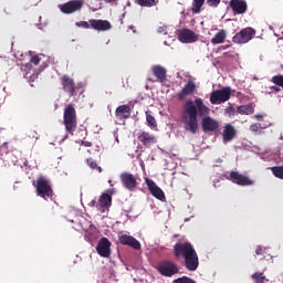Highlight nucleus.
I'll use <instances>...</instances> for the list:
<instances>
[{
  "mask_svg": "<svg viewBox=\"0 0 283 283\" xmlns=\"http://www.w3.org/2000/svg\"><path fill=\"white\" fill-rule=\"evenodd\" d=\"M83 8V2L81 0H72L64 4H59V9L63 14H72Z\"/></svg>",
  "mask_w": 283,
  "mask_h": 283,
  "instance_id": "obj_11",
  "label": "nucleus"
},
{
  "mask_svg": "<svg viewBox=\"0 0 283 283\" xmlns=\"http://www.w3.org/2000/svg\"><path fill=\"white\" fill-rule=\"evenodd\" d=\"M253 36H255V30H253L252 28H245L241 30L239 33H237L232 38V41L233 43L239 44L249 43L251 39H253Z\"/></svg>",
  "mask_w": 283,
  "mask_h": 283,
  "instance_id": "obj_6",
  "label": "nucleus"
},
{
  "mask_svg": "<svg viewBox=\"0 0 283 283\" xmlns=\"http://www.w3.org/2000/svg\"><path fill=\"white\" fill-rule=\"evenodd\" d=\"M218 126V122L211 117H205L202 119V127L205 132H216Z\"/></svg>",
  "mask_w": 283,
  "mask_h": 283,
  "instance_id": "obj_21",
  "label": "nucleus"
},
{
  "mask_svg": "<svg viewBox=\"0 0 283 283\" xmlns=\"http://www.w3.org/2000/svg\"><path fill=\"white\" fill-rule=\"evenodd\" d=\"M174 283H195V282H193V280H191L187 276H184V277L174 280Z\"/></svg>",
  "mask_w": 283,
  "mask_h": 283,
  "instance_id": "obj_33",
  "label": "nucleus"
},
{
  "mask_svg": "<svg viewBox=\"0 0 283 283\" xmlns=\"http://www.w3.org/2000/svg\"><path fill=\"white\" fill-rule=\"evenodd\" d=\"M115 114H116L117 118L123 120L125 118H129V115L132 114V108H129V106H127V105H122L116 108Z\"/></svg>",
  "mask_w": 283,
  "mask_h": 283,
  "instance_id": "obj_23",
  "label": "nucleus"
},
{
  "mask_svg": "<svg viewBox=\"0 0 283 283\" xmlns=\"http://www.w3.org/2000/svg\"><path fill=\"white\" fill-rule=\"evenodd\" d=\"M145 182H146L151 196H154V198H157V200L165 202V192L163 191V189H160V187H158L156 185V182H154V180H151L149 178H145Z\"/></svg>",
  "mask_w": 283,
  "mask_h": 283,
  "instance_id": "obj_14",
  "label": "nucleus"
},
{
  "mask_svg": "<svg viewBox=\"0 0 283 283\" xmlns=\"http://www.w3.org/2000/svg\"><path fill=\"white\" fill-rule=\"evenodd\" d=\"M231 98V88L224 87L222 90L213 91L210 94V103L212 105H221V103H227Z\"/></svg>",
  "mask_w": 283,
  "mask_h": 283,
  "instance_id": "obj_5",
  "label": "nucleus"
},
{
  "mask_svg": "<svg viewBox=\"0 0 283 283\" xmlns=\"http://www.w3.org/2000/svg\"><path fill=\"white\" fill-rule=\"evenodd\" d=\"M227 178H230V180H232V182H234L235 185H240L241 187H247L249 185H253V180L249 179V177L241 175L239 172L232 171V172H228Z\"/></svg>",
  "mask_w": 283,
  "mask_h": 283,
  "instance_id": "obj_13",
  "label": "nucleus"
},
{
  "mask_svg": "<svg viewBox=\"0 0 283 283\" xmlns=\"http://www.w3.org/2000/svg\"><path fill=\"white\" fill-rule=\"evenodd\" d=\"M151 70H153L154 76H156V78H158L160 83H163V81H165V78L167 77V70H165V67L160 65H154Z\"/></svg>",
  "mask_w": 283,
  "mask_h": 283,
  "instance_id": "obj_24",
  "label": "nucleus"
},
{
  "mask_svg": "<svg viewBox=\"0 0 283 283\" xmlns=\"http://www.w3.org/2000/svg\"><path fill=\"white\" fill-rule=\"evenodd\" d=\"M81 145H84V147H92V143L90 142H80Z\"/></svg>",
  "mask_w": 283,
  "mask_h": 283,
  "instance_id": "obj_41",
  "label": "nucleus"
},
{
  "mask_svg": "<svg viewBox=\"0 0 283 283\" xmlns=\"http://www.w3.org/2000/svg\"><path fill=\"white\" fill-rule=\"evenodd\" d=\"M272 174H274L275 178L283 180V166L272 167Z\"/></svg>",
  "mask_w": 283,
  "mask_h": 283,
  "instance_id": "obj_31",
  "label": "nucleus"
},
{
  "mask_svg": "<svg viewBox=\"0 0 283 283\" xmlns=\"http://www.w3.org/2000/svg\"><path fill=\"white\" fill-rule=\"evenodd\" d=\"M158 33L159 34H167V27L166 25L159 27L158 28Z\"/></svg>",
  "mask_w": 283,
  "mask_h": 283,
  "instance_id": "obj_39",
  "label": "nucleus"
},
{
  "mask_svg": "<svg viewBox=\"0 0 283 283\" xmlns=\"http://www.w3.org/2000/svg\"><path fill=\"white\" fill-rule=\"evenodd\" d=\"M62 85H63L64 92H69L71 96H74V92H76L74 80L70 78L67 75H64L62 77Z\"/></svg>",
  "mask_w": 283,
  "mask_h": 283,
  "instance_id": "obj_19",
  "label": "nucleus"
},
{
  "mask_svg": "<svg viewBox=\"0 0 283 283\" xmlns=\"http://www.w3.org/2000/svg\"><path fill=\"white\" fill-rule=\"evenodd\" d=\"M91 205H92V206H95V205H96V200H92V201H91Z\"/></svg>",
  "mask_w": 283,
  "mask_h": 283,
  "instance_id": "obj_43",
  "label": "nucleus"
},
{
  "mask_svg": "<svg viewBox=\"0 0 283 283\" xmlns=\"http://www.w3.org/2000/svg\"><path fill=\"white\" fill-rule=\"evenodd\" d=\"M189 220L188 219H185V222H188Z\"/></svg>",
  "mask_w": 283,
  "mask_h": 283,
  "instance_id": "obj_47",
  "label": "nucleus"
},
{
  "mask_svg": "<svg viewBox=\"0 0 283 283\" xmlns=\"http://www.w3.org/2000/svg\"><path fill=\"white\" fill-rule=\"evenodd\" d=\"M158 271L160 275H164L165 277H171L178 273V265L171 261H164L159 263Z\"/></svg>",
  "mask_w": 283,
  "mask_h": 283,
  "instance_id": "obj_7",
  "label": "nucleus"
},
{
  "mask_svg": "<svg viewBox=\"0 0 283 283\" xmlns=\"http://www.w3.org/2000/svg\"><path fill=\"white\" fill-rule=\"evenodd\" d=\"M42 56H45V55H35V56H32L31 57V63H33V65H36L38 63H41V61H42Z\"/></svg>",
  "mask_w": 283,
  "mask_h": 283,
  "instance_id": "obj_36",
  "label": "nucleus"
},
{
  "mask_svg": "<svg viewBox=\"0 0 283 283\" xmlns=\"http://www.w3.org/2000/svg\"><path fill=\"white\" fill-rule=\"evenodd\" d=\"M65 138H67V135H65Z\"/></svg>",
  "mask_w": 283,
  "mask_h": 283,
  "instance_id": "obj_49",
  "label": "nucleus"
},
{
  "mask_svg": "<svg viewBox=\"0 0 283 283\" xmlns=\"http://www.w3.org/2000/svg\"><path fill=\"white\" fill-rule=\"evenodd\" d=\"M96 251L101 258H109L112 255V242H109V239L102 238L96 245Z\"/></svg>",
  "mask_w": 283,
  "mask_h": 283,
  "instance_id": "obj_10",
  "label": "nucleus"
},
{
  "mask_svg": "<svg viewBox=\"0 0 283 283\" xmlns=\"http://www.w3.org/2000/svg\"><path fill=\"white\" fill-rule=\"evenodd\" d=\"M175 255H184L186 269L188 271H196L198 269V254L190 243H177L175 245Z\"/></svg>",
  "mask_w": 283,
  "mask_h": 283,
  "instance_id": "obj_2",
  "label": "nucleus"
},
{
  "mask_svg": "<svg viewBox=\"0 0 283 283\" xmlns=\"http://www.w3.org/2000/svg\"><path fill=\"white\" fill-rule=\"evenodd\" d=\"M44 67H48V64H45Z\"/></svg>",
  "mask_w": 283,
  "mask_h": 283,
  "instance_id": "obj_48",
  "label": "nucleus"
},
{
  "mask_svg": "<svg viewBox=\"0 0 283 283\" xmlns=\"http://www.w3.org/2000/svg\"><path fill=\"white\" fill-rule=\"evenodd\" d=\"M21 71L25 72L24 78L30 82L36 81V77L39 76L34 70H32V63H27L21 66Z\"/></svg>",
  "mask_w": 283,
  "mask_h": 283,
  "instance_id": "obj_18",
  "label": "nucleus"
},
{
  "mask_svg": "<svg viewBox=\"0 0 283 283\" xmlns=\"http://www.w3.org/2000/svg\"><path fill=\"white\" fill-rule=\"evenodd\" d=\"M209 112L210 109L205 105L202 98L196 97L195 101L188 99L181 115L185 129L190 132V134H198V115L209 116Z\"/></svg>",
  "mask_w": 283,
  "mask_h": 283,
  "instance_id": "obj_1",
  "label": "nucleus"
},
{
  "mask_svg": "<svg viewBox=\"0 0 283 283\" xmlns=\"http://www.w3.org/2000/svg\"><path fill=\"white\" fill-rule=\"evenodd\" d=\"M178 39L181 43H196L198 34L189 29H184L179 32Z\"/></svg>",
  "mask_w": 283,
  "mask_h": 283,
  "instance_id": "obj_15",
  "label": "nucleus"
},
{
  "mask_svg": "<svg viewBox=\"0 0 283 283\" xmlns=\"http://www.w3.org/2000/svg\"><path fill=\"white\" fill-rule=\"evenodd\" d=\"M254 109L251 105H242L238 107V114H244L245 116H249V114H253Z\"/></svg>",
  "mask_w": 283,
  "mask_h": 283,
  "instance_id": "obj_28",
  "label": "nucleus"
},
{
  "mask_svg": "<svg viewBox=\"0 0 283 283\" xmlns=\"http://www.w3.org/2000/svg\"><path fill=\"white\" fill-rule=\"evenodd\" d=\"M87 165H88V167H91V169H96L98 167L96 161H94L92 159H87Z\"/></svg>",
  "mask_w": 283,
  "mask_h": 283,
  "instance_id": "obj_37",
  "label": "nucleus"
},
{
  "mask_svg": "<svg viewBox=\"0 0 283 283\" xmlns=\"http://www.w3.org/2000/svg\"><path fill=\"white\" fill-rule=\"evenodd\" d=\"M36 193L40 196V198H43L44 200H48L54 196V192L52 191V186L50 185V181L45 179V177H40L36 182Z\"/></svg>",
  "mask_w": 283,
  "mask_h": 283,
  "instance_id": "obj_4",
  "label": "nucleus"
},
{
  "mask_svg": "<svg viewBox=\"0 0 283 283\" xmlns=\"http://www.w3.org/2000/svg\"><path fill=\"white\" fill-rule=\"evenodd\" d=\"M255 118H262V115H255Z\"/></svg>",
  "mask_w": 283,
  "mask_h": 283,
  "instance_id": "obj_44",
  "label": "nucleus"
},
{
  "mask_svg": "<svg viewBox=\"0 0 283 283\" xmlns=\"http://www.w3.org/2000/svg\"><path fill=\"white\" fill-rule=\"evenodd\" d=\"M135 3L142 8H154V6H158V0H135Z\"/></svg>",
  "mask_w": 283,
  "mask_h": 283,
  "instance_id": "obj_27",
  "label": "nucleus"
},
{
  "mask_svg": "<svg viewBox=\"0 0 283 283\" xmlns=\"http://www.w3.org/2000/svg\"><path fill=\"white\" fill-rule=\"evenodd\" d=\"M235 138V128L231 126V124L226 125L223 130V140L224 143H229Z\"/></svg>",
  "mask_w": 283,
  "mask_h": 283,
  "instance_id": "obj_25",
  "label": "nucleus"
},
{
  "mask_svg": "<svg viewBox=\"0 0 283 283\" xmlns=\"http://www.w3.org/2000/svg\"><path fill=\"white\" fill-rule=\"evenodd\" d=\"M269 160H275V157L269 158Z\"/></svg>",
  "mask_w": 283,
  "mask_h": 283,
  "instance_id": "obj_45",
  "label": "nucleus"
},
{
  "mask_svg": "<svg viewBox=\"0 0 283 283\" xmlns=\"http://www.w3.org/2000/svg\"><path fill=\"white\" fill-rule=\"evenodd\" d=\"M229 6L234 14H244L248 10L247 1L244 0H231Z\"/></svg>",
  "mask_w": 283,
  "mask_h": 283,
  "instance_id": "obj_16",
  "label": "nucleus"
},
{
  "mask_svg": "<svg viewBox=\"0 0 283 283\" xmlns=\"http://www.w3.org/2000/svg\"><path fill=\"white\" fill-rule=\"evenodd\" d=\"M75 25L77 28H84L85 30H87V29H90V27H92V24H90V22H87V21L76 22Z\"/></svg>",
  "mask_w": 283,
  "mask_h": 283,
  "instance_id": "obj_34",
  "label": "nucleus"
},
{
  "mask_svg": "<svg viewBox=\"0 0 283 283\" xmlns=\"http://www.w3.org/2000/svg\"><path fill=\"white\" fill-rule=\"evenodd\" d=\"M224 39H227V31L220 30L212 39V45H220V43H224Z\"/></svg>",
  "mask_w": 283,
  "mask_h": 283,
  "instance_id": "obj_26",
  "label": "nucleus"
},
{
  "mask_svg": "<svg viewBox=\"0 0 283 283\" xmlns=\"http://www.w3.org/2000/svg\"><path fill=\"white\" fill-rule=\"evenodd\" d=\"M252 279L254 280V282L256 283H264V280H266V277L264 275H262V273H254L252 275Z\"/></svg>",
  "mask_w": 283,
  "mask_h": 283,
  "instance_id": "obj_32",
  "label": "nucleus"
},
{
  "mask_svg": "<svg viewBox=\"0 0 283 283\" xmlns=\"http://www.w3.org/2000/svg\"><path fill=\"white\" fill-rule=\"evenodd\" d=\"M263 251H266V249L258 248L255 253H256V255H262Z\"/></svg>",
  "mask_w": 283,
  "mask_h": 283,
  "instance_id": "obj_40",
  "label": "nucleus"
},
{
  "mask_svg": "<svg viewBox=\"0 0 283 283\" xmlns=\"http://www.w3.org/2000/svg\"><path fill=\"white\" fill-rule=\"evenodd\" d=\"M196 90H198L196 77H189L182 90L178 93V98L180 101H185V98H187V96H191Z\"/></svg>",
  "mask_w": 283,
  "mask_h": 283,
  "instance_id": "obj_8",
  "label": "nucleus"
},
{
  "mask_svg": "<svg viewBox=\"0 0 283 283\" xmlns=\"http://www.w3.org/2000/svg\"><path fill=\"white\" fill-rule=\"evenodd\" d=\"M118 240L120 244L124 247H132V249H135V251H140V242L136 240V238L125 234L123 232L118 233Z\"/></svg>",
  "mask_w": 283,
  "mask_h": 283,
  "instance_id": "obj_12",
  "label": "nucleus"
},
{
  "mask_svg": "<svg viewBox=\"0 0 283 283\" xmlns=\"http://www.w3.org/2000/svg\"><path fill=\"white\" fill-rule=\"evenodd\" d=\"M146 123L148 127H158V124L156 123V117L149 114V112H146Z\"/></svg>",
  "mask_w": 283,
  "mask_h": 283,
  "instance_id": "obj_29",
  "label": "nucleus"
},
{
  "mask_svg": "<svg viewBox=\"0 0 283 283\" xmlns=\"http://www.w3.org/2000/svg\"><path fill=\"white\" fill-rule=\"evenodd\" d=\"M272 90H274L275 92H280V87L277 86H273Z\"/></svg>",
  "mask_w": 283,
  "mask_h": 283,
  "instance_id": "obj_42",
  "label": "nucleus"
},
{
  "mask_svg": "<svg viewBox=\"0 0 283 283\" xmlns=\"http://www.w3.org/2000/svg\"><path fill=\"white\" fill-rule=\"evenodd\" d=\"M64 125L67 134H74L76 130V111L73 105H69L64 109Z\"/></svg>",
  "mask_w": 283,
  "mask_h": 283,
  "instance_id": "obj_3",
  "label": "nucleus"
},
{
  "mask_svg": "<svg viewBox=\"0 0 283 283\" xmlns=\"http://www.w3.org/2000/svg\"><path fill=\"white\" fill-rule=\"evenodd\" d=\"M205 6V0H193V6H192V12L198 14L200 12V8Z\"/></svg>",
  "mask_w": 283,
  "mask_h": 283,
  "instance_id": "obj_30",
  "label": "nucleus"
},
{
  "mask_svg": "<svg viewBox=\"0 0 283 283\" xmlns=\"http://www.w3.org/2000/svg\"><path fill=\"white\" fill-rule=\"evenodd\" d=\"M262 129H263V127H262V124H260V123L252 124L250 126L251 132H262Z\"/></svg>",
  "mask_w": 283,
  "mask_h": 283,
  "instance_id": "obj_35",
  "label": "nucleus"
},
{
  "mask_svg": "<svg viewBox=\"0 0 283 283\" xmlns=\"http://www.w3.org/2000/svg\"><path fill=\"white\" fill-rule=\"evenodd\" d=\"M119 179L122 181L123 187H125V189H127L128 191H134V189L138 187V181L133 174L123 172L120 174Z\"/></svg>",
  "mask_w": 283,
  "mask_h": 283,
  "instance_id": "obj_9",
  "label": "nucleus"
},
{
  "mask_svg": "<svg viewBox=\"0 0 283 283\" xmlns=\"http://www.w3.org/2000/svg\"><path fill=\"white\" fill-rule=\"evenodd\" d=\"M138 140H140L145 147H151V145H156L157 143L156 136L146 132L138 136Z\"/></svg>",
  "mask_w": 283,
  "mask_h": 283,
  "instance_id": "obj_20",
  "label": "nucleus"
},
{
  "mask_svg": "<svg viewBox=\"0 0 283 283\" xmlns=\"http://www.w3.org/2000/svg\"><path fill=\"white\" fill-rule=\"evenodd\" d=\"M99 209L103 211H105V209H108L112 207V196L107 195V193H103L99 199H98V206Z\"/></svg>",
  "mask_w": 283,
  "mask_h": 283,
  "instance_id": "obj_22",
  "label": "nucleus"
},
{
  "mask_svg": "<svg viewBox=\"0 0 283 283\" xmlns=\"http://www.w3.org/2000/svg\"><path fill=\"white\" fill-rule=\"evenodd\" d=\"M97 169H98L99 172L103 171V169L101 167H98Z\"/></svg>",
  "mask_w": 283,
  "mask_h": 283,
  "instance_id": "obj_46",
  "label": "nucleus"
},
{
  "mask_svg": "<svg viewBox=\"0 0 283 283\" xmlns=\"http://www.w3.org/2000/svg\"><path fill=\"white\" fill-rule=\"evenodd\" d=\"M208 6H219L220 4V0H207Z\"/></svg>",
  "mask_w": 283,
  "mask_h": 283,
  "instance_id": "obj_38",
  "label": "nucleus"
},
{
  "mask_svg": "<svg viewBox=\"0 0 283 283\" xmlns=\"http://www.w3.org/2000/svg\"><path fill=\"white\" fill-rule=\"evenodd\" d=\"M90 25L93 30H97L98 32H105L107 30H112V24L107 20H90Z\"/></svg>",
  "mask_w": 283,
  "mask_h": 283,
  "instance_id": "obj_17",
  "label": "nucleus"
}]
</instances>
